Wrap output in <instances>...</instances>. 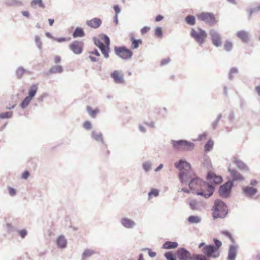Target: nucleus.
Listing matches in <instances>:
<instances>
[{
  "mask_svg": "<svg viewBox=\"0 0 260 260\" xmlns=\"http://www.w3.org/2000/svg\"><path fill=\"white\" fill-rule=\"evenodd\" d=\"M178 246V244L177 242L168 241L162 245V248L165 249H170L176 248Z\"/></svg>",
  "mask_w": 260,
  "mask_h": 260,
  "instance_id": "obj_26",
  "label": "nucleus"
},
{
  "mask_svg": "<svg viewBox=\"0 0 260 260\" xmlns=\"http://www.w3.org/2000/svg\"><path fill=\"white\" fill-rule=\"evenodd\" d=\"M183 140H173L171 141V143L174 148L176 149H180L182 148Z\"/></svg>",
  "mask_w": 260,
  "mask_h": 260,
  "instance_id": "obj_32",
  "label": "nucleus"
},
{
  "mask_svg": "<svg viewBox=\"0 0 260 260\" xmlns=\"http://www.w3.org/2000/svg\"><path fill=\"white\" fill-rule=\"evenodd\" d=\"M202 251L203 254L197 253L198 260H210V258H217L220 254L219 250H216L213 244L205 245Z\"/></svg>",
  "mask_w": 260,
  "mask_h": 260,
  "instance_id": "obj_3",
  "label": "nucleus"
},
{
  "mask_svg": "<svg viewBox=\"0 0 260 260\" xmlns=\"http://www.w3.org/2000/svg\"><path fill=\"white\" fill-rule=\"evenodd\" d=\"M150 29V27L148 26L143 27L141 30V33L142 35L146 34Z\"/></svg>",
  "mask_w": 260,
  "mask_h": 260,
  "instance_id": "obj_58",
  "label": "nucleus"
},
{
  "mask_svg": "<svg viewBox=\"0 0 260 260\" xmlns=\"http://www.w3.org/2000/svg\"><path fill=\"white\" fill-rule=\"evenodd\" d=\"M25 70L22 67H19L16 71V74L18 79L21 78L23 74L25 73Z\"/></svg>",
  "mask_w": 260,
  "mask_h": 260,
  "instance_id": "obj_41",
  "label": "nucleus"
},
{
  "mask_svg": "<svg viewBox=\"0 0 260 260\" xmlns=\"http://www.w3.org/2000/svg\"><path fill=\"white\" fill-rule=\"evenodd\" d=\"M215 187L213 185L202 180L199 190L194 192V193L208 199L212 196Z\"/></svg>",
  "mask_w": 260,
  "mask_h": 260,
  "instance_id": "obj_4",
  "label": "nucleus"
},
{
  "mask_svg": "<svg viewBox=\"0 0 260 260\" xmlns=\"http://www.w3.org/2000/svg\"><path fill=\"white\" fill-rule=\"evenodd\" d=\"M233 48V44L232 42L226 41L224 45V49L227 52H230Z\"/></svg>",
  "mask_w": 260,
  "mask_h": 260,
  "instance_id": "obj_43",
  "label": "nucleus"
},
{
  "mask_svg": "<svg viewBox=\"0 0 260 260\" xmlns=\"http://www.w3.org/2000/svg\"><path fill=\"white\" fill-rule=\"evenodd\" d=\"M101 38L104 41L105 46L101 48L100 50L101 51L102 54L104 55V57L106 58H108L109 57V52L110 50V38L108 36L105 34L101 35Z\"/></svg>",
  "mask_w": 260,
  "mask_h": 260,
  "instance_id": "obj_10",
  "label": "nucleus"
},
{
  "mask_svg": "<svg viewBox=\"0 0 260 260\" xmlns=\"http://www.w3.org/2000/svg\"><path fill=\"white\" fill-rule=\"evenodd\" d=\"M237 36L241 40L243 43H247L249 41V33L245 30H240L237 32Z\"/></svg>",
  "mask_w": 260,
  "mask_h": 260,
  "instance_id": "obj_21",
  "label": "nucleus"
},
{
  "mask_svg": "<svg viewBox=\"0 0 260 260\" xmlns=\"http://www.w3.org/2000/svg\"><path fill=\"white\" fill-rule=\"evenodd\" d=\"M63 72V68L61 66H52L48 71L44 73L47 76L52 74L61 73Z\"/></svg>",
  "mask_w": 260,
  "mask_h": 260,
  "instance_id": "obj_20",
  "label": "nucleus"
},
{
  "mask_svg": "<svg viewBox=\"0 0 260 260\" xmlns=\"http://www.w3.org/2000/svg\"><path fill=\"white\" fill-rule=\"evenodd\" d=\"M29 176V172L28 171H24L21 176L23 179H26Z\"/></svg>",
  "mask_w": 260,
  "mask_h": 260,
  "instance_id": "obj_60",
  "label": "nucleus"
},
{
  "mask_svg": "<svg viewBox=\"0 0 260 260\" xmlns=\"http://www.w3.org/2000/svg\"><path fill=\"white\" fill-rule=\"evenodd\" d=\"M176 255L179 260H198L197 253L191 254L184 247H180L177 249Z\"/></svg>",
  "mask_w": 260,
  "mask_h": 260,
  "instance_id": "obj_6",
  "label": "nucleus"
},
{
  "mask_svg": "<svg viewBox=\"0 0 260 260\" xmlns=\"http://www.w3.org/2000/svg\"><path fill=\"white\" fill-rule=\"evenodd\" d=\"M213 242L214 243V248H215L216 250H219V248L222 245V242L216 238L213 239Z\"/></svg>",
  "mask_w": 260,
  "mask_h": 260,
  "instance_id": "obj_48",
  "label": "nucleus"
},
{
  "mask_svg": "<svg viewBox=\"0 0 260 260\" xmlns=\"http://www.w3.org/2000/svg\"><path fill=\"white\" fill-rule=\"evenodd\" d=\"M175 167L180 171L179 174V178L182 184L188 183V186L192 192L194 193L199 190L202 180L199 177L193 178V173L191 169L190 164L186 161L180 159L175 163Z\"/></svg>",
  "mask_w": 260,
  "mask_h": 260,
  "instance_id": "obj_1",
  "label": "nucleus"
},
{
  "mask_svg": "<svg viewBox=\"0 0 260 260\" xmlns=\"http://www.w3.org/2000/svg\"><path fill=\"white\" fill-rule=\"evenodd\" d=\"M251 9L252 11H254V13L260 11V4H258V6L257 7L253 8Z\"/></svg>",
  "mask_w": 260,
  "mask_h": 260,
  "instance_id": "obj_64",
  "label": "nucleus"
},
{
  "mask_svg": "<svg viewBox=\"0 0 260 260\" xmlns=\"http://www.w3.org/2000/svg\"><path fill=\"white\" fill-rule=\"evenodd\" d=\"M83 46L82 42L74 41L69 45V48L74 53L80 54L83 51Z\"/></svg>",
  "mask_w": 260,
  "mask_h": 260,
  "instance_id": "obj_12",
  "label": "nucleus"
},
{
  "mask_svg": "<svg viewBox=\"0 0 260 260\" xmlns=\"http://www.w3.org/2000/svg\"><path fill=\"white\" fill-rule=\"evenodd\" d=\"M159 195V191L156 189H152L148 193L149 198L153 197H157Z\"/></svg>",
  "mask_w": 260,
  "mask_h": 260,
  "instance_id": "obj_47",
  "label": "nucleus"
},
{
  "mask_svg": "<svg viewBox=\"0 0 260 260\" xmlns=\"http://www.w3.org/2000/svg\"><path fill=\"white\" fill-rule=\"evenodd\" d=\"M89 53L90 54H94V55H96V56H100V53H99V52L98 51L97 49H94V50L93 51H90Z\"/></svg>",
  "mask_w": 260,
  "mask_h": 260,
  "instance_id": "obj_61",
  "label": "nucleus"
},
{
  "mask_svg": "<svg viewBox=\"0 0 260 260\" xmlns=\"http://www.w3.org/2000/svg\"><path fill=\"white\" fill-rule=\"evenodd\" d=\"M222 234L224 236L230 238V239L232 238V235L231 234L227 231H224L222 232Z\"/></svg>",
  "mask_w": 260,
  "mask_h": 260,
  "instance_id": "obj_62",
  "label": "nucleus"
},
{
  "mask_svg": "<svg viewBox=\"0 0 260 260\" xmlns=\"http://www.w3.org/2000/svg\"><path fill=\"white\" fill-rule=\"evenodd\" d=\"M212 217L214 219L224 218L228 213V207L226 204L220 199H216L212 208Z\"/></svg>",
  "mask_w": 260,
  "mask_h": 260,
  "instance_id": "obj_2",
  "label": "nucleus"
},
{
  "mask_svg": "<svg viewBox=\"0 0 260 260\" xmlns=\"http://www.w3.org/2000/svg\"><path fill=\"white\" fill-rule=\"evenodd\" d=\"M233 162L237 166L238 169L241 170L248 171V168L247 165L241 160L236 157L234 158Z\"/></svg>",
  "mask_w": 260,
  "mask_h": 260,
  "instance_id": "obj_23",
  "label": "nucleus"
},
{
  "mask_svg": "<svg viewBox=\"0 0 260 260\" xmlns=\"http://www.w3.org/2000/svg\"><path fill=\"white\" fill-rule=\"evenodd\" d=\"M8 189L9 191V194L10 196L14 197L16 194V190L15 188L10 186H8Z\"/></svg>",
  "mask_w": 260,
  "mask_h": 260,
  "instance_id": "obj_52",
  "label": "nucleus"
},
{
  "mask_svg": "<svg viewBox=\"0 0 260 260\" xmlns=\"http://www.w3.org/2000/svg\"><path fill=\"white\" fill-rule=\"evenodd\" d=\"M5 4L9 7L22 5V2L19 0H5Z\"/></svg>",
  "mask_w": 260,
  "mask_h": 260,
  "instance_id": "obj_30",
  "label": "nucleus"
},
{
  "mask_svg": "<svg viewBox=\"0 0 260 260\" xmlns=\"http://www.w3.org/2000/svg\"><path fill=\"white\" fill-rule=\"evenodd\" d=\"M54 40L56 41L58 43H62V42L67 41L68 40V39L65 37H61V38H54Z\"/></svg>",
  "mask_w": 260,
  "mask_h": 260,
  "instance_id": "obj_56",
  "label": "nucleus"
},
{
  "mask_svg": "<svg viewBox=\"0 0 260 260\" xmlns=\"http://www.w3.org/2000/svg\"><path fill=\"white\" fill-rule=\"evenodd\" d=\"M86 110L90 116L92 118L95 117L96 115L99 112V110L98 109L92 110L90 106H87L86 107Z\"/></svg>",
  "mask_w": 260,
  "mask_h": 260,
  "instance_id": "obj_35",
  "label": "nucleus"
},
{
  "mask_svg": "<svg viewBox=\"0 0 260 260\" xmlns=\"http://www.w3.org/2000/svg\"><path fill=\"white\" fill-rule=\"evenodd\" d=\"M165 256L167 260H176V257L171 251H168L165 253Z\"/></svg>",
  "mask_w": 260,
  "mask_h": 260,
  "instance_id": "obj_44",
  "label": "nucleus"
},
{
  "mask_svg": "<svg viewBox=\"0 0 260 260\" xmlns=\"http://www.w3.org/2000/svg\"><path fill=\"white\" fill-rule=\"evenodd\" d=\"M243 193L248 198H251L257 192V189L253 187L246 186L242 188Z\"/></svg>",
  "mask_w": 260,
  "mask_h": 260,
  "instance_id": "obj_17",
  "label": "nucleus"
},
{
  "mask_svg": "<svg viewBox=\"0 0 260 260\" xmlns=\"http://www.w3.org/2000/svg\"><path fill=\"white\" fill-rule=\"evenodd\" d=\"M113 9L115 12L116 15H118V14L120 13L121 9L118 5H114L113 6Z\"/></svg>",
  "mask_w": 260,
  "mask_h": 260,
  "instance_id": "obj_57",
  "label": "nucleus"
},
{
  "mask_svg": "<svg viewBox=\"0 0 260 260\" xmlns=\"http://www.w3.org/2000/svg\"><path fill=\"white\" fill-rule=\"evenodd\" d=\"M142 41L141 39H134L132 43V48L133 49H137L139 45L142 44Z\"/></svg>",
  "mask_w": 260,
  "mask_h": 260,
  "instance_id": "obj_40",
  "label": "nucleus"
},
{
  "mask_svg": "<svg viewBox=\"0 0 260 260\" xmlns=\"http://www.w3.org/2000/svg\"><path fill=\"white\" fill-rule=\"evenodd\" d=\"M142 250H143V251L148 250L149 255L151 257H154L156 255V253L155 252L152 251L151 249L150 248H145L143 249Z\"/></svg>",
  "mask_w": 260,
  "mask_h": 260,
  "instance_id": "obj_54",
  "label": "nucleus"
},
{
  "mask_svg": "<svg viewBox=\"0 0 260 260\" xmlns=\"http://www.w3.org/2000/svg\"><path fill=\"white\" fill-rule=\"evenodd\" d=\"M222 114H219L218 116H217V118L215 120H214L212 123V128L213 129H216V126L217 125H218V123H219V121H220V120L221 119V118H222Z\"/></svg>",
  "mask_w": 260,
  "mask_h": 260,
  "instance_id": "obj_46",
  "label": "nucleus"
},
{
  "mask_svg": "<svg viewBox=\"0 0 260 260\" xmlns=\"http://www.w3.org/2000/svg\"><path fill=\"white\" fill-rule=\"evenodd\" d=\"M233 186L234 183L231 180H229L220 185L218 189L219 196L222 198H228L230 197Z\"/></svg>",
  "mask_w": 260,
  "mask_h": 260,
  "instance_id": "obj_7",
  "label": "nucleus"
},
{
  "mask_svg": "<svg viewBox=\"0 0 260 260\" xmlns=\"http://www.w3.org/2000/svg\"><path fill=\"white\" fill-rule=\"evenodd\" d=\"M19 235L21 238H24L27 235V231L25 229L21 230L19 231Z\"/></svg>",
  "mask_w": 260,
  "mask_h": 260,
  "instance_id": "obj_55",
  "label": "nucleus"
},
{
  "mask_svg": "<svg viewBox=\"0 0 260 260\" xmlns=\"http://www.w3.org/2000/svg\"><path fill=\"white\" fill-rule=\"evenodd\" d=\"M171 61L170 58H165L161 60V65L164 66L169 63Z\"/></svg>",
  "mask_w": 260,
  "mask_h": 260,
  "instance_id": "obj_59",
  "label": "nucleus"
},
{
  "mask_svg": "<svg viewBox=\"0 0 260 260\" xmlns=\"http://www.w3.org/2000/svg\"><path fill=\"white\" fill-rule=\"evenodd\" d=\"M188 221L192 224L199 223L201 221V218L198 216L191 215L188 217Z\"/></svg>",
  "mask_w": 260,
  "mask_h": 260,
  "instance_id": "obj_33",
  "label": "nucleus"
},
{
  "mask_svg": "<svg viewBox=\"0 0 260 260\" xmlns=\"http://www.w3.org/2000/svg\"><path fill=\"white\" fill-rule=\"evenodd\" d=\"M56 244L59 248H64L67 246V240L64 237L60 235L56 240Z\"/></svg>",
  "mask_w": 260,
  "mask_h": 260,
  "instance_id": "obj_25",
  "label": "nucleus"
},
{
  "mask_svg": "<svg viewBox=\"0 0 260 260\" xmlns=\"http://www.w3.org/2000/svg\"><path fill=\"white\" fill-rule=\"evenodd\" d=\"M110 75L116 83L122 84L124 82L122 71L115 70L113 71Z\"/></svg>",
  "mask_w": 260,
  "mask_h": 260,
  "instance_id": "obj_13",
  "label": "nucleus"
},
{
  "mask_svg": "<svg viewBox=\"0 0 260 260\" xmlns=\"http://www.w3.org/2000/svg\"><path fill=\"white\" fill-rule=\"evenodd\" d=\"M120 223L126 229H132L136 225L134 221L126 217L122 218Z\"/></svg>",
  "mask_w": 260,
  "mask_h": 260,
  "instance_id": "obj_18",
  "label": "nucleus"
},
{
  "mask_svg": "<svg viewBox=\"0 0 260 260\" xmlns=\"http://www.w3.org/2000/svg\"><path fill=\"white\" fill-rule=\"evenodd\" d=\"M190 209L193 210H200L203 206L202 203L197 200H192L189 203Z\"/></svg>",
  "mask_w": 260,
  "mask_h": 260,
  "instance_id": "obj_22",
  "label": "nucleus"
},
{
  "mask_svg": "<svg viewBox=\"0 0 260 260\" xmlns=\"http://www.w3.org/2000/svg\"><path fill=\"white\" fill-rule=\"evenodd\" d=\"M238 246L231 245L229 247L228 260H235L237 255Z\"/></svg>",
  "mask_w": 260,
  "mask_h": 260,
  "instance_id": "obj_19",
  "label": "nucleus"
},
{
  "mask_svg": "<svg viewBox=\"0 0 260 260\" xmlns=\"http://www.w3.org/2000/svg\"><path fill=\"white\" fill-rule=\"evenodd\" d=\"M12 115H13V112H12V111L4 112V113H0V118H2V119L10 118L12 117Z\"/></svg>",
  "mask_w": 260,
  "mask_h": 260,
  "instance_id": "obj_42",
  "label": "nucleus"
},
{
  "mask_svg": "<svg viewBox=\"0 0 260 260\" xmlns=\"http://www.w3.org/2000/svg\"><path fill=\"white\" fill-rule=\"evenodd\" d=\"M198 18L211 26L216 23L215 16L211 13L202 12L198 15Z\"/></svg>",
  "mask_w": 260,
  "mask_h": 260,
  "instance_id": "obj_9",
  "label": "nucleus"
},
{
  "mask_svg": "<svg viewBox=\"0 0 260 260\" xmlns=\"http://www.w3.org/2000/svg\"><path fill=\"white\" fill-rule=\"evenodd\" d=\"M228 171L230 173V174L232 177L233 182L235 181H242L244 179V177L243 176L239 173L235 169H232L231 168V165H230L228 167Z\"/></svg>",
  "mask_w": 260,
  "mask_h": 260,
  "instance_id": "obj_15",
  "label": "nucleus"
},
{
  "mask_svg": "<svg viewBox=\"0 0 260 260\" xmlns=\"http://www.w3.org/2000/svg\"><path fill=\"white\" fill-rule=\"evenodd\" d=\"M164 19V17L161 15H158L156 17H155V21L156 22H159L161 20H162V19Z\"/></svg>",
  "mask_w": 260,
  "mask_h": 260,
  "instance_id": "obj_63",
  "label": "nucleus"
},
{
  "mask_svg": "<svg viewBox=\"0 0 260 260\" xmlns=\"http://www.w3.org/2000/svg\"><path fill=\"white\" fill-rule=\"evenodd\" d=\"M182 148L186 151H190L194 148V143L185 140H183Z\"/></svg>",
  "mask_w": 260,
  "mask_h": 260,
  "instance_id": "obj_28",
  "label": "nucleus"
},
{
  "mask_svg": "<svg viewBox=\"0 0 260 260\" xmlns=\"http://www.w3.org/2000/svg\"><path fill=\"white\" fill-rule=\"evenodd\" d=\"M204 166L207 169H209L211 168V161L208 156H204V161L203 162Z\"/></svg>",
  "mask_w": 260,
  "mask_h": 260,
  "instance_id": "obj_39",
  "label": "nucleus"
},
{
  "mask_svg": "<svg viewBox=\"0 0 260 260\" xmlns=\"http://www.w3.org/2000/svg\"><path fill=\"white\" fill-rule=\"evenodd\" d=\"M95 252L92 249H85L82 253V259L85 257H89L92 254H94Z\"/></svg>",
  "mask_w": 260,
  "mask_h": 260,
  "instance_id": "obj_36",
  "label": "nucleus"
},
{
  "mask_svg": "<svg viewBox=\"0 0 260 260\" xmlns=\"http://www.w3.org/2000/svg\"><path fill=\"white\" fill-rule=\"evenodd\" d=\"M210 35L213 44L217 47H220L222 44L220 35L216 30L212 29L210 31Z\"/></svg>",
  "mask_w": 260,
  "mask_h": 260,
  "instance_id": "obj_11",
  "label": "nucleus"
},
{
  "mask_svg": "<svg viewBox=\"0 0 260 260\" xmlns=\"http://www.w3.org/2000/svg\"><path fill=\"white\" fill-rule=\"evenodd\" d=\"M83 127L86 129H87V130L90 129L92 127L91 122L89 121H85L83 124Z\"/></svg>",
  "mask_w": 260,
  "mask_h": 260,
  "instance_id": "obj_53",
  "label": "nucleus"
},
{
  "mask_svg": "<svg viewBox=\"0 0 260 260\" xmlns=\"http://www.w3.org/2000/svg\"><path fill=\"white\" fill-rule=\"evenodd\" d=\"M214 143L213 141L210 140L205 145V151L206 152L211 151L213 147Z\"/></svg>",
  "mask_w": 260,
  "mask_h": 260,
  "instance_id": "obj_38",
  "label": "nucleus"
},
{
  "mask_svg": "<svg viewBox=\"0 0 260 260\" xmlns=\"http://www.w3.org/2000/svg\"><path fill=\"white\" fill-rule=\"evenodd\" d=\"M31 100H32L29 98L28 96L25 97L20 104L21 108L22 109H25V108H26L28 106L29 103Z\"/></svg>",
  "mask_w": 260,
  "mask_h": 260,
  "instance_id": "obj_37",
  "label": "nucleus"
},
{
  "mask_svg": "<svg viewBox=\"0 0 260 260\" xmlns=\"http://www.w3.org/2000/svg\"><path fill=\"white\" fill-rule=\"evenodd\" d=\"M38 88V87L37 84H32L28 90V95L27 96L32 100L35 96L37 92Z\"/></svg>",
  "mask_w": 260,
  "mask_h": 260,
  "instance_id": "obj_29",
  "label": "nucleus"
},
{
  "mask_svg": "<svg viewBox=\"0 0 260 260\" xmlns=\"http://www.w3.org/2000/svg\"><path fill=\"white\" fill-rule=\"evenodd\" d=\"M85 36V33L82 27H77L74 30L72 36L74 38H81Z\"/></svg>",
  "mask_w": 260,
  "mask_h": 260,
  "instance_id": "obj_24",
  "label": "nucleus"
},
{
  "mask_svg": "<svg viewBox=\"0 0 260 260\" xmlns=\"http://www.w3.org/2000/svg\"><path fill=\"white\" fill-rule=\"evenodd\" d=\"M207 179L215 184H219L222 182V178L220 176H217L215 173L209 172L207 175Z\"/></svg>",
  "mask_w": 260,
  "mask_h": 260,
  "instance_id": "obj_14",
  "label": "nucleus"
},
{
  "mask_svg": "<svg viewBox=\"0 0 260 260\" xmlns=\"http://www.w3.org/2000/svg\"><path fill=\"white\" fill-rule=\"evenodd\" d=\"M190 36L193 38L200 45H201L205 42V39L207 37V34L205 30L200 27H198L197 30L192 28L191 29Z\"/></svg>",
  "mask_w": 260,
  "mask_h": 260,
  "instance_id": "obj_5",
  "label": "nucleus"
},
{
  "mask_svg": "<svg viewBox=\"0 0 260 260\" xmlns=\"http://www.w3.org/2000/svg\"><path fill=\"white\" fill-rule=\"evenodd\" d=\"M151 168V164L150 162L146 161L143 164V169L147 172L150 170Z\"/></svg>",
  "mask_w": 260,
  "mask_h": 260,
  "instance_id": "obj_49",
  "label": "nucleus"
},
{
  "mask_svg": "<svg viewBox=\"0 0 260 260\" xmlns=\"http://www.w3.org/2000/svg\"><path fill=\"white\" fill-rule=\"evenodd\" d=\"M37 5L42 8H45V7L42 0H32L30 2V6L33 8H36Z\"/></svg>",
  "mask_w": 260,
  "mask_h": 260,
  "instance_id": "obj_31",
  "label": "nucleus"
},
{
  "mask_svg": "<svg viewBox=\"0 0 260 260\" xmlns=\"http://www.w3.org/2000/svg\"><path fill=\"white\" fill-rule=\"evenodd\" d=\"M114 51L115 54L123 60L130 59L133 56V52L127 49L125 46H115Z\"/></svg>",
  "mask_w": 260,
  "mask_h": 260,
  "instance_id": "obj_8",
  "label": "nucleus"
},
{
  "mask_svg": "<svg viewBox=\"0 0 260 260\" xmlns=\"http://www.w3.org/2000/svg\"><path fill=\"white\" fill-rule=\"evenodd\" d=\"M186 23L189 25H194L196 24V18L193 15H189L185 18Z\"/></svg>",
  "mask_w": 260,
  "mask_h": 260,
  "instance_id": "obj_34",
  "label": "nucleus"
},
{
  "mask_svg": "<svg viewBox=\"0 0 260 260\" xmlns=\"http://www.w3.org/2000/svg\"><path fill=\"white\" fill-rule=\"evenodd\" d=\"M93 42L94 44L100 49L103 46H104V44L98 38L94 37L93 38Z\"/></svg>",
  "mask_w": 260,
  "mask_h": 260,
  "instance_id": "obj_50",
  "label": "nucleus"
},
{
  "mask_svg": "<svg viewBox=\"0 0 260 260\" xmlns=\"http://www.w3.org/2000/svg\"><path fill=\"white\" fill-rule=\"evenodd\" d=\"M102 20L99 18H93L86 21V24L90 27L94 29L99 28L102 24Z\"/></svg>",
  "mask_w": 260,
  "mask_h": 260,
  "instance_id": "obj_16",
  "label": "nucleus"
},
{
  "mask_svg": "<svg viewBox=\"0 0 260 260\" xmlns=\"http://www.w3.org/2000/svg\"><path fill=\"white\" fill-rule=\"evenodd\" d=\"M91 138L97 142H101L104 144V142L102 133H97L95 131H92L91 134Z\"/></svg>",
  "mask_w": 260,
  "mask_h": 260,
  "instance_id": "obj_27",
  "label": "nucleus"
},
{
  "mask_svg": "<svg viewBox=\"0 0 260 260\" xmlns=\"http://www.w3.org/2000/svg\"><path fill=\"white\" fill-rule=\"evenodd\" d=\"M155 35L159 38H161L163 36L162 28L160 27H156L155 29Z\"/></svg>",
  "mask_w": 260,
  "mask_h": 260,
  "instance_id": "obj_45",
  "label": "nucleus"
},
{
  "mask_svg": "<svg viewBox=\"0 0 260 260\" xmlns=\"http://www.w3.org/2000/svg\"><path fill=\"white\" fill-rule=\"evenodd\" d=\"M35 42H36V45H37V47L40 50H41L42 49V42L41 41L40 38L39 37V36L36 35L35 36Z\"/></svg>",
  "mask_w": 260,
  "mask_h": 260,
  "instance_id": "obj_51",
  "label": "nucleus"
}]
</instances>
